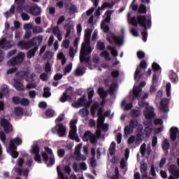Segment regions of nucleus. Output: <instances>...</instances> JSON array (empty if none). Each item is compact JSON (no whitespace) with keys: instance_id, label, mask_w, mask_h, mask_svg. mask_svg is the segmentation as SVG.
<instances>
[{"instance_id":"obj_61","label":"nucleus","mask_w":179,"mask_h":179,"mask_svg":"<svg viewBox=\"0 0 179 179\" xmlns=\"http://www.w3.org/2000/svg\"><path fill=\"white\" fill-rule=\"evenodd\" d=\"M80 113L83 114V115H89V109L87 108H83L80 110Z\"/></svg>"},{"instance_id":"obj_52","label":"nucleus","mask_w":179,"mask_h":179,"mask_svg":"<svg viewBox=\"0 0 179 179\" xmlns=\"http://www.w3.org/2000/svg\"><path fill=\"white\" fill-rule=\"evenodd\" d=\"M115 87H117V85L114 84V85H111L109 90H108V93L109 94H114V92H115Z\"/></svg>"},{"instance_id":"obj_6","label":"nucleus","mask_w":179,"mask_h":179,"mask_svg":"<svg viewBox=\"0 0 179 179\" xmlns=\"http://www.w3.org/2000/svg\"><path fill=\"white\" fill-rule=\"evenodd\" d=\"M138 120L135 118H132L130 120L129 125H127L124 127L125 135H129L131 132H134V130L138 128Z\"/></svg>"},{"instance_id":"obj_31","label":"nucleus","mask_w":179,"mask_h":179,"mask_svg":"<svg viewBox=\"0 0 179 179\" xmlns=\"http://www.w3.org/2000/svg\"><path fill=\"white\" fill-rule=\"evenodd\" d=\"M98 94H99L101 99H106L108 96L107 91L103 87H99L98 89Z\"/></svg>"},{"instance_id":"obj_2","label":"nucleus","mask_w":179,"mask_h":179,"mask_svg":"<svg viewBox=\"0 0 179 179\" xmlns=\"http://www.w3.org/2000/svg\"><path fill=\"white\" fill-rule=\"evenodd\" d=\"M130 23L132 26L136 27L138 24H139L140 27H143V29H150L152 27V17L148 16V19H146V15H138L137 17L133 16L130 19Z\"/></svg>"},{"instance_id":"obj_9","label":"nucleus","mask_w":179,"mask_h":179,"mask_svg":"<svg viewBox=\"0 0 179 179\" xmlns=\"http://www.w3.org/2000/svg\"><path fill=\"white\" fill-rule=\"evenodd\" d=\"M76 124H78L77 120H72L70 122V131L69 133V138L72 141H75V136L76 135V132L78 131L76 128Z\"/></svg>"},{"instance_id":"obj_3","label":"nucleus","mask_w":179,"mask_h":179,"mask_svg":"<svg viewBox=\"0 0 179 179\" xmlns=\"http://www.w3.org/2000/svg\"><path fill=\"white\" fill-rule=\"evenodd\" d=\"M19 145H22V138L19 137H16L13 140L10 141L7 150L10 152V156H12L13 159H17V156H19V153L16 151V149H17L16 146H19Z\"/></svg>"},{"instance_id":"obj_39","label":"nucleus","mask_w":179,"mask_h":179,"mask_svg":"<svg viewBox=\"0 0 179 179\" xmlns=\"http://www.w3.org/2000/svg\"><path fill=\"white\" fill-rule=\"evenodd\" d=\"M166 92L167 97H170L171 96V84L170 83H167L166 85Z\"/></svg>"},{"instance_id":"obj_54","label":"nucleus","mask_w":179,"mask_h":179,"mask_svg":"<svg viewBox=\"0 0 179 179\" xmlns=\"http://www.w3.org/2000/svg\"><path fill=\"white\" fill-rule=\"evenodd\" d=\"M20 104H21V106H29V104H30V101L27 99H21Z\"/></svg>"},{"instance_id":"obj_13","label":"nucleus","mask_w":179,"mask_h":179,"mask_svg":"<svg viewBox=\"0 0 179 179\" xmlns=\"http://www.w3.org/2000/svg\"><path fill=\"white\" fill-rule=\"evenodd\" d=\"M72 93H73V87H69V88H67L59 99L61 103H65V101H66L68 99H70V100H71L72 96H71V95L72 94Z\"/></svg>"},{"instance_id":"obj_16","label":"nucleus","mask_w":179,"mask_h":179,"mask_svg":"<svg viewBox=\"0 0 179 179\" xmlns=\"http://www.w3.org/2000/svg\"><path fill=\"white\" fill-rule=\"evenodd\" d=\"M1 125L3 128L5 132H12V130L13 129L12 124H10L9 122L5 119H2Z\"/></svg>"},{"instance_id":"obj_55","label":"nucleus","mask_w":179,"mask_h":179,"mask_svg":"<svg viewBox=\"0 0 179 179\" xmlns=\"http://www.w3.org/2000/svg\"><path fill=\"white\" fill-rule=\"evenodd\" d=\"M33 33L37 34L38 33H43V28L40 27H35L33 28Z\"/></svg>"},{"instance_id":"obj_44","label":"nucleus","mask_w":179,"mask_h":179,"mask_svg":"<svg viewBox=\"0 0 179 179\" xmlns=\"http://www.w3.org/2000/svg\"><path fill=\"white\" fill-rule=\"evenodd\" d=\"M48 72H51V64H50V62L45 63V79H47Z\"/></svg>"},{"instance_id":"obj_17","label":"nucleus","mask_w":179,"mask_h":179,"mask_svg":"<svg viewBox=\"0 0 179 179\" xmlns=\"http://www.w3.org/2000/svg\"><path fill=\"white\" fill-rule=\"evenodd\" d=\"M179 130L177 127H173L170 129V138L172 142L177 141V136L178 135Z\"/></svg>"},{"instance_id":"obj_1","label":"nucleus","mask_w":179,"mask_h":179,"mask_svg":"<svg viewBox=\"0 0 179 179\" xmlns=\"http://www.w3.org/2000/svg\"><path fill=\"white\" fill-rule=\"evenodd\" d=\"M90 36H92V31L87 29L85 33V43L82 44L80 52V62L81 64L85 62L87 65H90V56L87 57V55L92 54V48L86 44H90Z\"/></svg>"},{"instance_id":"obj_36","label":"nucleus","mask_w":179,"mask_h":179,"mask_svg":"<svg viewBox=\"0 0 179 179\" xmlns=\"http://www.w3.org/2000/svg\"><path fill=\"white\" fill-rule=\"evenodd\" d=\"M14 13H15V6L13 5L10 8L9 12H6L4 13V16H6V17H10V16H12Z\"/></svg>"},{"instance_id":"obj_38","label":"nucleus","mask_w":179,"mask_h":179,"mask_svg":"<svg viewBox=\"0 0 179 179\" xmlns=\"http://www.w3.org/2000/svg\"><path fill=\"white\" fill-rule=\"evenodd\" d=\"M37 50H38V48H37V46H35L34 49H31L29 52H28V58H32V57H34V55H36V51H37Z\"/></svg>"},{"instance_id":"obj_33","label":"nucleus","mask_w":179,"mask_h":179,"mask_svg":"<svg viewBox=\"0 0 179 179\" xmlns=\"http://www.w3.org/2000/svg\"><path fill=\"white\" fill-rule=\"evenodd\" d=\"M100 55L103 57L106 61H111V57H110V53L107 50H103Z\"/></svg>"},{"instance_id":"obj_7","label":"nucleus","mask_w":179,"mask_h":179,"mask_svg":"<svg viewBox=\"0 0 179 179\" xmlns=\"http://www.w3.org/2000/svg\"><path fill=\"white\" fill-rule=\"evenodd\" d=\"M23 58H24V53L20 52L14 58H12L7 62L8 66H15V65H19L23 62Z\"/></svg>"},{"instance_id":"obj_41","label":"nucleus","mask_w":179,"mask_h":179,"mask_svg":"<svg viewBox=\"0 0 179 179\" xmlns=\"http://www.w3.org/2000/svg\"><path fill=\"white\" fill-rule=\"evenodd\" d=\"M178 170V169L177 168V165H174V164L170 165L169 168V171L170 174H174Z\"/></svg>"},{"instance_id":"obj_10","label":"nucleus","mask_w":179,"mask_h":179,"mask_svg":"<svg viewBox=\"0 0 179 179\" xmlns=\"http://www.w3.org/2000/svg\"><path fill=\"white\" fill-rule=\"evenodd\" d=\"M13 45H15V42L12 40H8L5 38L0 39V48H2V50H9Z\"/></svg>"},{"instance_id":"obj_23","label":"nucleus","mask_w":179,"mask_h":179,"mask_svg":"<svg viewBox=\"0 0 179 179\" xmlns=\"http://www.w3.org/2000/svg\"><path fill=\"white\" fill-rule=\"evenodd\" d=\"M80 148H82V145L80 144H78L76 147L74 155L76 156V162H80V160H82V155H80Z\"/></svg>"},{"instance_id":"obj_21","label":"nucleus","mask_w":179,"mask_h":179,"mask_svg":"<svg viewBox=\"0 0 179 179\" xmlns=\"http://www.w3.org/2000/svg\"><path fill=\"white\" fill-rule=\"evenodd\" d=\"M45 162H48L47 164V167H51V166H54V164H55V156H48V155L45 154Z\"/></svg>"},{"instance_id":"obj_25","label":"nucleus","mask_w":179,"mask_h":179,"mask_svg":"<svg viewBox=\"0 0 179 179\" xmlns=\"http://www.w3.org/2000/svg\"><path fill=\"white\" fill-rule=\"evenodd\" d=\"M41 43H43V36H36L31 41V44L32 45H36V47H37V45H40Z\"/></svg>"},{"instance_id":"obj_14","label":"nucleus","mask_w":179,"mask_h":179,"mask_svg":"<svg viewBox=\"0 0 179 179\" xmlns=\"http://www.w3.org/2000/svg\"><path fill=\"white\" fill-rule=\"evenodd\" d=\"M88 140L90 141L91 143H95L97 141V138H96V135L92 134L90 131H87L84 134L83 141L87 142Z\"/></svg>"},{"instance_id":"obj_50","label":"nucleus","mask_w":179,"mask_h":179,"mask_svg":"<svg viewBox=\"0 0 179 179\" xmlns=\"http://www.w3.org/2000/svg\"><path fill=\"white\" fill-rule=\"evenodd\" d=\"M52 57H54V52H50V51H48L45 52L46 61H50V59H51V58H52Z\"/></svg>"},{"instance_id":"obj_60","label":"nucleus","mask_w":179,"mask_h":179,"mask_svg":"<svg viewBox=\"0 0 179 179\" xmlns=\"http://www.w3.org/2000/svg\"><path fill=\"white\" fill-rule=\"evenodd\" d=\"M34 78H36V74H31L29 75V77L26 78V80L31 83L34 82Z\"/></svg>"},{"instance_id":"obj_15","label":"nucleus","mask_w":179,"mask_h":179,"mask_svg":"<svg viewBox=\"0 0 179 179\" xmlns=\"http://www.w3.org/2000/svg\"><path fill=\"white\" fill-rule=\"evenodd\" d=\"M85 103H86V96H83L78 99V101H75L71 103L72 107L74 108H79V107L85 106Z\"/></svg>"},{"instance_id":"obj_53","label":"nucleus","mask_w":179,"mask_h":179,"mask_svg":"<svg viewBox=\"0 0 179 179\" xmlns=\"http://www.w3.org/2000/svg\"><path fill=\"white\" fill-rule=\"evenodd\" d=\"M1 92L3 94L0 92V99H2V97H3V95L8 94V87L6 85H4L3 87Z\"/></svg>"},{"instance_id":"obj_35","label":"nucleus","mask_w":179,"mask_h":179,"mask_svg":"<svg viewBox=\"0 0 179 179\" xmlns=\"http://www.w3.org/2000/svg\"><path fill=\"white\" fill-rule=\"evenodd\" d=\"M109 153L110 156H114L115 154V143L112 142L109 148Z\"/></svg>"},{"instance_id":"obj_47","label":"nucleus","mask_w":179,"mask_h":179,"mask_svg":"<svg viewBox=\"0 0 179 179\" xmlns=\"http://www.w3.org/2000/svg\"><path fill=\"white\" fill-rule=\"evenodd\" d=\"M72 63H69L65 68H64V75L66 73H69L71 71H72Z\"/></svg>"},{"instance_id":"obj_24","label":"nucleus","mask_w":179,"mask_h":179,"mask_svg":"<svg viewBox=\"0 0 179 179\" xmlns=\"http://www.w3.org/2000/svg\"><path fill=\"white\" fill-rule=\"evenodd\" d=\"M145 117L146 120H152L155 117V113H153V108H147L145 112Z\"/></svg>"},{"instance_id":"obj_37","label":"nucleus","mask_w":179,"mask_h":179,"mask_svg":"<svg viewBox=\"0 0 179 179\" xmlns=\"http://www.w3.org/2000/svg\"><path fill=\"white\" fill-rule=\"evenodd\" d=\"M141 36L144 43H146V41H148V27L144 28L143 31H141Z\"/></svg>"},{"instance_id":"obj_63","label":"nucleus","mask_w":179,"mask_h":179,"mask_svg":"<svg viewBox=\"0 0 179 179\" xmlns=\"http://www.w3.org/2000/svg\"><path fill=\"white\" fill-rule=\"evenodd\" d=\"M57 155H58L59 157H64V156H65V150L59 149L57 150Z\"/></svg>"},{"instance_id":"obj_34","label":"nucleus","mask_w":179,"mask_h":179,"mask_svg":"<svg viewBox=\"0 0 179 179\" xmlns=\"http://www.w3.org/2000/svg\"><path fill=\"white\" fill-rule=\"evenodd\" d=\"M14 114L16 117H21V115H23V109H22L20 107L15 108Z\"/></svg>"},{"instance_id":"obj_27","label":"nucleus","mask_w":179,"mask_h":179,"mask_svg":"<svg viewBox=\"0 0 179 179\" xmlns=\"http://www.w3.org/2000/svg\"><path fill=\"white\" fill-rule=\"evenodd\" d=\"M96 50H99V51H104L106 50V42L98 41L96 45Z\"/></svg>"},{"instance_id":"obj_26","label":"nucleus","mask_w":179,"mask_h":179,"mask_svg":"<svg viewBox=\"0 0 179 179\" xmlns=\"http://www.w3.org/2000/svg\"><path fill=\"white\" fill-rule=\"evenodd\" d=\"M142 94V88L137 87L133 90V97L134 99H141V96Z\"/></svg>"},{"instance_id":"obj_30","label":"nucleus","mask_w":179,"mask_h":179,"mask_svg":"<svg viewBox=\"0 0 179 179\" xmlns=\"http://www.w3.org/2000/svg\"><path fill=\"white\" fill-rule=\"evenodd\" d=\"M141 110L138 109H133L131 110L130 115L131 118L136 119L138 117H141Z\"/></svg>"},{"instance_id":"obj_58","label":"nucleus","mask_w":179,"mask_h":179,"mask_svg":"<svg viewBox=\"0 0 179 179\" xmlns=\"http://www.w3.org/2000/svg\"><path fill=\"white\" fill-rule=\"evenodd\" d=\"M21 100L22 99H20L19 96H14L12 99V101L14 104H20Z\"/></svg>"},{"instance_id":"obj_49","label":"nucleus","mask_w":179,"mask_h":179,"mask_svg":"<svg viewBox=\"0 0 179 179\" xmlns=\"http://www.w3.org/2000/svg\"><path fill=\"white\" fill-rule=\"evenodd\" d=\"M137 57H138V59H143V58H145V57H146V54H145V52H143L142 50H139L137 52Z\"/></svg>"},{"instance_id":"obj_29","label":"nucleus","mask_w":179,"mask_h":179,"mask_svg":"<svg viewBox=\"0 0 179 179\" xmlns=\"http://www.w3.org/2000/svg\"><path fill=\"white\" fill-rule=\"evenodd\" d=\"M169 78L171 82H172V83H177V82H178V76L177 75V73H174V71H171L170 76H169Z\"/></svg>"},{"instance_id":"obj_8","label":"nucleus","mask_w":179,"mask_h":179,"mask_svg":"<svg viewBox=\"0 0 179 179\" xmlns=\"http://www.w3.org/2000/svg\"><path fill=\"white\" fill-rule=\"evenodd\" d=\"M107 41H108L110 44H113V41H114L117 45H122V44H124V38L120 36L110 34L107 38Z\"/></svg>"},{"instance_id":"obj_59","label":"nucleus","mask_w":179,"mask_h":179,"mask_svg":"<svg viewBox=\"0 0 179 179\" xmlns=\"http://www.w3.org/2000/svg\"><path fill=\"white\" fill-rule=\"evenodd\" d=\"M51 97V88L45 87V98Z\"/></svg>"},{"instance_id":"obj_64","label":"nucleus","mask_w":179,"mask_h":179,"mask_svg":"<svg viewBox=\"0 0 179 179\" xmlns=\"http://www.w3.org/2000/svg\"><path fill=\"white\" fill-rule=\"evenodd\" d=\"M138 106L139 107H147V106H149V103L145 101L144 100H142L141 101H138Z\"/></svg>"},{"instance_id":"obj_18","label":"nucleus","mask_w":179,"mask_h":179,"mask_svg":"<svg viewBox=\"0 0 179 179\" xmlns=\"http://www.w3.org/2000/svg\"><path fill=\"white\" fill-rule=\"evenodd\" d=\"M29 13L34 16H38L41 13V8L37 5H33L30 7Z\"/></svg>"},{"instance_id":"obj_57","label":"nucleus","mask_w":179,"mask_h":179,"mask_svg":"<svg viewBox=\"0 0 179 179\" xmlns=\"http://www.w3.org/2000/svg\"><path fill=\"white\" fill-rule=\"evenodd\" d=\"M24 30H31L33 29V24L31 23H28V24H24L23 26Z\"/></svg>"},{"instance_id":"obj_22","label":"nucleus","mask_w":179,"mask_h":179,"mask_svg":"<svg viewBox=\"0 0 179 179\" xmlns=\"http://www.w3.org/2000/svg\"><path fill=\"white\" fill-rule=\"evenodd\" d=\"M13 171H15V173H17V174H18V176H24V177H25L26 178H27V176H29V170L28 169L22 171V169H20L17 167H15L13 169Z\"/></svg>"},{"instance_id":"obj_62","label":"nucleus","mask_w":179,"mask_h":179,"mask_svg":"<svg viewBox=\"0 0 179 179\" xmlns=\"http://www.w3.org/2000/svg\"><path fill=\"white\" fill-rule=\"evenodd\" d=\"M110 75L112 78H118L120 76V71L118 70H115L111 71Z\"/></svg>"},{"instance_id":"obj_45","label":"nucleus","mask_w":179,"mask_h":179,"mask_svg":"<svg viewBox=\"0 0 179 179\" xmlns=\"http://www.w3.org/2000/svg\"><path fill=\"white\" fill-rule=\"evenodd\" d=\"M152 68L154 71V72H157L158 71H162V68L160 67V65L159 64L154 62L152 65Z\"/></svg>"},{"instance_id":"obj_40","label":"nucleus","mask_w":179,"mask_h":179,"mask_svg":"<svg viewBox=\"0 0 179 179\" xmlns=\"http://www.w3.org/2000/svg\"><path fill=\"white\" fill-rule=\"evenodd\" d=\"M146 12H148V8H146L145 4H141L138 8V13L145 14Z\"/></svg>"},{"instance_id":"obj_32","label":"nucleus","mask_w":179,"mask_h":179,"mask_svg":"<svg viewBox=\"0 0 179 179\" xmlns=\"http://www.w3.org/2000/svg\"><path fill=\"white\" fill-rule=\"evenodd\" d=\"M170 143L166 140L162 143V149L165 153H169V149H170Z\"/></svg>"},{"instance_id":"obj_4","label":"nucleus","mask_w":179,"mask_h":179,"mask_svg":"<svg viewBox=\"0 0 179 179\" xmlns=\"http://www.w3.org/2000/svg\"><path fill=\"white\" fill-rule=\"evenodd\" d=\"M146 68H148V63L146 62V60H141L139 66H138L136 69L134 73V80H139V79L143 76L145 71L142 73V69H146Z\"/></svg>"},{"instance_id":"obj_19","label":"nucleus","mask_w":179,"mask_h":179,"mask_svg":"<svg viewBox=\"0 0 179 179\" xmlns=\"http://www.w3.org/2000/svg\"><path fill=\"white\" fill-rule=\"evenodd\" d=\"M52 33L55 37H57L58 41H62V34H61V30L59 29V27L56 25L52 29Z\"/></svg>"},{"instance_id":"obj_51","label":"nucleus","mask_w":179,"mask_h":179,"mask_svg":"<svg viewBox=\"0 0 179 179\" xmlns=\"http://www.w3.org/2000/svg\"><path fill=\"white\" fill-rule=\"evenodd\" d=\"M141 173H146L148 172V164L143 163L141 165L140 168Z\"/></svg>"},{"instance_id":"obj_5","label":"nucleus","mask_w":179,"mask_h":179,"mask_svg":"<svg viewBox=\"0 0 179 179\" xmlns=\"http://www.w3.org/2000/svg\"><path fill=\"white\" fill-rule=\"evenodd\" d=\"M52 134H57L60 138H64L66 135V127L64 124H57L55 127L51 129Z\"/></svg>"},{"instance_id":"obj_12","label":"nucleus","mask_w":179,"mask_h":179,"mask_svg":"<svg viewBox=\"0 0 179 179\" xmlns=\"http://www.w3.org/2000/svg\"><path fill=\"white\" fill-rule=\"evenodd\" d=\"M170 104V99L167 98H163L159 103V110L162 113H169L170 109L169 105Z\"/></svg>"},{"instance_id":"obj_43","label":"nucleus","mask_w":179,"mask_h":179,"mask_svg":"<svg viewBox=\"0 0 179 179\" xmlns=\"http://www.w3.org/2000/svg\"><path fill=\"white\" fill-rule=\"evenodd\" d=\"M55 114V111H54V110H52V109H48L45 111V115H46V117H48L49 118L52 117Z\"/></svg>"},{"instance_id":"obj_56","label":"nucleus","mask_w":179,"mask_h":179,"mask_svg":"<svg viewBox=\"0 0 179 179\" xmlns=\"http://www.w3.org/2000/svg\"><path fill=\"white\" fill-rule=\"evenodd\" d=\"M71 44V41L69 39H65L63 41L64 48H69V45Z\"/></svg>"},{"instance_id":"obj_48","label":"nucleus","mask_w":179,"mask_h":179,"mask_svg":"<svg viewBox=\"0 0 179 179\" xmlns=\"http://www.w3.org/2000/svg\"><path fill=\"white\" fill-rule=\"evenodd\" d=\"M17 46L20 47V48L27 50L29 48V46L27 45V43L20 41L17 43Z\"/></svg>"},{"instance_id":"obj_46","label":"nucleus","mask_w":179,"mask_h":179,"mask_svg":"<svg viewBox=\"0 0 179 179\" xmlns=\"http://www.w3.org/2000/svg\"><path fill=\"white\" fill-rule=\"evenodd\" d=\"M152 128H150L149 127H145L144 133H145V136H150V134H152Z\"/></svg>"},{"instance_id":"obj_42","label":"nucleus","mask_w":179,"mask_h":179,"mask_svg":"<svg viewBox=\"0 0 179 179\" xmlns=\"http://www.w3.org/2000/svg\"><path fill=\"white\" fill-rule=\"evenodd\" d=\"M65 120V114H62L55 120L56 125H58V124H62V121Z\"/></svg>"},{"instance_id":"obj_20","label":"nucleus","mask_w":179,"mask_h":179,"mask_svg":"<svg viewBox=\"0 0 179 179\" xmlns=\"http://www.w3.org/2000/svg\"><path fill=\"white\" fill-rule=\"evenodd\" d=\"M64 29L66 31L65 35V38H68V37L71 36V33H72V30H73V24L71 22L67 23L66 24L64 25Z\"/></svg>"},{"instance_id":"obj_11","label":"nucleus","mask_w":179,"mask_h":179,"mask_svg":"<svg viewBox=\"0 0 179 179\" xmlns=\"http://www.w3.org/2000/svg\"><path fill=\"white\" fill-rule=\"evenodd\" d=\"M30 153L35 156L34 160L38 163H41V157L40 156V148L36 144L32 145L30 150Z\"/></svg>"},{"instance_id":"obj_28","label":"nucleus","mask_w":179,"mask_h":179,"mask_svg":"<svg viewBox=\"0 0 179 179\" xmlns=\"http://www.w3.org/2000/svg\"><path fill=\"white\" fill-rule=\"evenodd\" d=\"M13 82V87H15V89L20 91L24 90V87L23 86V85H22L17 80L14 79Z\"/></svg>"}]
</instances>
